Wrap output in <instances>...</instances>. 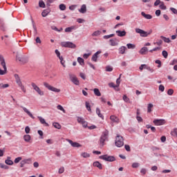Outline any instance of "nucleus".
<instances>
[{"label":"nucleus","mask_w":177,"mask_h":177,"mask_svg":"<svg viewBox=\"0 0 177 177\" xmlns=\"http://www.w3.org/2000/svg\"><path fill=\"white\" fill-rule=\"evenodd\" d=\"M1 65L2 66L3 70L0 68V75H5L8 73V68H6V62H5V58L0 55Z\"/></svg>","instance_id":"nucleus-1"},{"label":"nucleus","mask_w":177,"mask_h":177,"mask_svg":"<svg viewBox=\"0 0 177 177\" xmlns=\"http://www.w3.org/2000/svg\"><path fill=\"white\" fill-rule=\"evenodd\" d=\"M106 141H109V131L107 130L102 132V134L100 138V145L102 146V147L104 146V142Z\"/></svg>","instance_id":"nucleus-2"},{"label":"nucleus","mask_w":177,"mask_h":177,"mask_svg":"<svg viewBox=\"0 0 177 177\" xmlns=\"http://www.w3.org/2000/svg\"><path fill=\"white\" fill-rule=\"evenodd\" d=\"M100 160H104L108 162H114L115 161V157L114 156H109L107 154L99 156Z\"/></svg>","instance_id":"nucleus-3"},{"label":"nucleus","mask_w":177,"mask_h":177,"mask_svg":"<svg viewBox=\"0 0 177 177\" xmlns=\"http://www.w3.org/2000/svg\"><path fill=\"white\" fill-rule=\"evenodd\" d=\"M115 145L117 147H122V146H124V138L122 136L118 135L116 136Z\"/></svg>","instance_id":"nucleus-4"},{"label":"nucleus","mask_w":177,"mask_h":177,"mask_svg":"<svg viewBox=\"0 0 177 177\" xmlns=\"http://www.w3.org/2000/svg\"><path fill=\"white\" fill-rule=\"evenodd\" d=\"M61 46L62 48H70L71 49H75L77 45L71 41H62L61 42Z\"/></svg>","instance_id":"nucleus-5"},{"label":"nucleus","mask_w":177,"mask_h":177,"mask_svg":"<svg viewBox=\"0 0 177 177\" xmlns=\"http://www.w3.org/2000/svg\"><path fill=\"white\" fill-rule=\"evenodd\" d=\"M16 60H19L20 63H22L23 64L28 62V59L27 58V57L24 55H19V53H17Z\"/></svg>","instance_id":"nucleus-6"},{"label":"nucleus","mask_w":177,"mask_h":177,"mask_svg":"<svg viewBox=\"0 0 177 177\" xmlns=\"http://www.w3.org/2000/svg\"><path fill=\"white\" fill-rule=\"evenodd\" d=\"M44 86H45V88H47V89H48V91H52L53 92H55L57 93H59V92H60V89L50 86L47 82H44Z\"/></svg>","instance_id":"nucleus-7"},{"label":"nucleus","mask_w":177,"mask_h":177,"mask_svg":"<svg viewBox=\"0 0 177 177\" xmlns=\"http://www.w3.org/2000/svg\"><path fill=\"white\" fill-rule=\"evenodd\" d=\"M31 86L33 88L34 91H35L38 93V95H39L40 96H44V91H41V88H39L38 87V86H37V84H35V83L32 82Z\"/></svg>","instance_id":"nucleus-8"},{"label":"nucleus","mask_w":177,"mask_h":177,"mask_svg":"<svg viewBox=\"0 0 177 177\" xmlns=\"http://www.w3.org/2000/svg\"><path fill=\"white\" fill-rule=\"evenodd\" d=\"M69 78L71 82L74 84L75 85H80V80H78V78L75 75L73 74H69Z\"/></svg>","instance_id":"nucleus-9"},{"label":"nucleus","mask_w":177,"mask_h":177,"mask_svg":"<svg viewBox=\"0 0 177 177\" xmlns=\"http://www.w3.org/2000/svg\"><path fill=\"white\" fill-rule=\"evenodd\" d=\"M165 122H167L164 119H155L153 121V123L154 124V125H156L158 127L165 124Z\"/></svg>","instance_id":"nucleus-10"},{"label":"nucleus","mask_w":177,"mask_h":177,"mask_svg":"<svg viewBox=\"0 0 177 177\" xmlns=\"http://www.w3.org/2000/svg\"><path fill=\"white\" fill-rule=\"evenodd\" d=\"M26 164H32V160L31 158L24 159L20 162V168H23Z\"/></svg>","instance_id":"nucleus-11"},{"label":"nucleus","mask_w":177,"mask_h":177,"mask_svg":"<svg viewBox=\"0 0 177 177\" xmlns=\"http://www.w3.org/2000/svg\"><path fill=\"white\" fill-rule=\"evenodd\" d=\"M77 122L82 124L83 128H88V122L83 118L77 117Z\"/></svg>","instance_id":"nucleus-12"},{"label":"nucleus","mask_w":177,"mask_h":177,"mask_svg":"<svg viewBox=\"0 0 177 177\" xmlns=\"http://www.w3.org/2000/svg\"><path fill=\"white\" fill-rule=\"evenodd\" d=\"M136 32H137V34H140V37H142L144 38L147 37V32L140 28H136Z\"/></svg>","instance_id":"nucleus-13"},{"label":"nucleus","mask_w":177,"mask_h":177,"mask_svg":"<svg viewBox=\"0 0 177 177\" xmlns=\"http://www.w3.org/2000/svg\"><path fill=\"white\" fill-rule=\"evenodd\" d=\"M66 142H68V143H70L71 146H72V147H82V145H81V144L78 143V142H73V140H70V139H66Z\"/></svg>","instance_id":"nucleus-14"},{"label":"nucleus","mask_w":177,"mask_h":177,"mask_svg":"<svg viewBox=\"0 0 177 177\" xmlns=\"http://www.w3.org/2000/svg\"><path fill=\"white\" fill-rule=\"evenodd\" d=\"M109 42H110L111 46H117V45H118V42H120V41L118 39H117L116 38H114V39H110Z\"/></svg>","instance_id":"nucleus-15"},{"label":"nucleus","mask_w":177,"mask_h":177,"mask_svg":"<svg viewBox=\"0 0 177 177\" xmlns=\"http://www.w3.org/2000/svg\"><path fill=\"white\" fill-rule=\"evenodd\" d=\"M100 53H102L101 50H98L91 57V60L93 62H97V57H99L98 55H100Z\"/></svg>","instance_id":"nucleus-16"},{"label":"nucleus","mask_w":177,"mask_h":177,"mask_svg":"<svg viewBox=\"0 0 177 177\" xmlns=\"http://www.w3.org/2000/svg\"><path fill=\"white\" fill-rule=\"evenodd\" d=\"M21 109H23L25 113H26V114H28V115H29V117H30V118H32V120L35 119V117H34L32 113H31V112H30V111H28V109H27V108H26L24 106H21Z\"/></svg>","instance_id":"nucleus-17"},{"label":"nucleus","mask_w":177,"mask_h":177,"mask_svg":"<svg viewBox=\"0 0 177 177\" xmlns=\"http://www.w3.org/2000/svg\"><path fill=\"white\" fill-rule=\"evenodd\" d=\"M50 12V8H48L47 9L44 10L41 12L42 17H46V16L49 15Z\"/></svg>","instance_id":"nucleus-18"},{"label":"nucleus","mask_w":177,"mask_h":177,"mask_svg":"<svg viewBox=\"0 0 177 177\" xmlns=\"http://www.w3.org/2000/svg\"><path fill=\"white\" fill-rule=\"evenodd\" d=\"M141 15L145 17V19H147V20H151V19H153V16L150 14H145V12H141Z\"/></svg>","instance_id":"nucleus-19"},{"label":"nucleus","mask_w":177,"mask_h":177,"mask_svg":"<svg viewBox=\"0 0 177 177\" xmlns=\"http://www.w3.org/2000/svg\"><path fill=\"white\" fill-rule=\"evenodd\" d=\"M116 34H118V37H125L127 32L125 30H116Z\"/></svg>","instance_id":"nucleus-20"},{"label":"nucleus","mask_w":177,"mask_h":177,"mask_svg":"<svg viewBox=\"0 0 177 177\" xmlns=\"http://www.w3.org/2000/svg\"><path fill=\"white\" fill-rule=\"evenodd\" d=\"M93 167H96L99 169H103V167L102 165V163H100L99 161H95L93 163Z\"/></svg>","instance_id":"nucleus-21"},{"label":"nucleus","mask_w":177,"mask_h":177,"mask_svg":"<svg viewBox=\"0 0 177 177\" xmlns=\"http://www.w3.org/2000/svg\"><path fill=\"white\" fill-rule=\"evenodd\" d=\"M11 158L10 156L7 157V159L5 160V163L7 165H13V160H10Z\"/></svg>","instance_id":"nucleus-22"},{"label":"nucleus","mask_w":177,"mask_h":177,"mask_svg":"<svg viewBox=\"0 0 177 177\" xmlns=\"http://www.w3.org/2000/svg\"><path fill=\"white\" fill-rule=\"evenodd\" d=\"M37 118L39 120L41 124H44L45 127H49V124H48L46 121H45V119L42 118V117L38 116Z\"/></svg>","instance_id":"nucleus-23"},{"label":"nucleus","mask_w":177,"mask_h":177,"mask_svg":"<svg viewBox=\"0 0 177 177\" xmlns=\"http://www.w3.org/2000/svg\"><path fill=\"white\" fill-rule=\"evenodd\" d=\"M149 48H147V47H142L139 53H140V55H146V52H148Z\"/></svg>","instance_id":"nucleus-24"},{"label":"nucleus","mask_w":177,"mask_h":177,"mask_svg":"<svg viewBox=\"0 0 177 177\" xmlns=\"http://www.w3.org/2000/svg\"><path fill=\"white\" fill-rule=\"evenodd\" d=\"M79 12H80V13H86V5L83 4V5L81 6V8L79 10Z\"/></svg>","instance_id":"nucleus-25"},{"label":"nucleus","mask_w":177,"mask_h":177,"mask_svg":"<svg viewBox=\"0 0 177 177\" xmlns=\"http://www.w3.org/2000/svg\"><path fill=\"white\" fill-rule=\"evenodd\" d=\"M110 120H111V121H112L113 122H120V120H119L118 118L116 117L115 115H111V116H110Z\"/></svg>","instance_id":"nucleus-26"},{"label":"nucleus","mask_w":177,"mask_h":177,"mask_svg":"<svg viewBox=\"0 0 177 177\" xmlns=\"http://www.w3.org/2000/svg\"><path fill=\"white\" fill-rule=\"evenodd\" d=\"M96 114L98 115V117H100V118L104 120V116L100 113V109L96 108Z\"/></svg>","instance_id":"nucleus-27"},{"label":"nucleus","mask_w":177,"mask_h":177,"mask_svg":"<svg viewBox=\"0 0 177 177\" xmlns=\"http://www.w3.org/2000/svg\"><path fill=\"white\" fill-rule=\"evenodd\" d=\"M15 78L16 80V82L18 85H21V80H20V77L17 74H15Z\"/></svg>","instance_id":"nucleus-28"},{"label":"nucleus","mask_w":177,"mask_h":177,"mask_svg":"<svg viewBox=\"0 0 177 177\" xmlns=\"http://www.w3.org/2000/svg\"><path fill=\"white\" fill-rule=\"evenodd\" d=\"M77 62L80 64V66H85V61L83 59L82 57H78Z\"/></svg>","instance_id":"nucleus-29"},{"label":"nucleus","mask_w":177,"mask_h":177,"mask_svg":"<svg viewBox=\"0 0 177 177\" xmlns=\"http://www.w3.org/2000/svg\"><path fill=\"white\" fill-rule=\"evenodd\" d=\"M125 50H127V47L122 46L119 48V53L120 55H124V53H125Z\"/></svg>","instance_id":"nucleus-30"},{"label":"nucleus","mask_w":177,"mask_h":177,"mask_svg":"<svg viewBox=\"0 0 177 177\" xmlns=\"http://www.w3.org/2000/svg\"><path fill=\"white\" fill-rule=\"evenodd\" d=\"M93 92L95 96H102V93H100V91L99 90V88H94Z\"/></svg>","instance_id":"nucleus-31"},{"label":"nucleus","mask_w":177,"mask_h":177,"mask_svg":"<svg viewBox=\"0 0 177 177\" xmlns=\"http://www.w3.org/2000/svg\"><path fill=\"white\" fill-rule=\"evenodd\" d=\"M39 7L42 8L43 9L46 8V5L45 4V2H44L43 0H40L39 1Z\"/></svg>","instance_id":"nucleus-32"},{"label":"nucleus","mask_w":177,"mask_h":177,"mask_svg":"<svg viewBox=\"0 0 177 177\" xmlns=\"http://www.w3.org/2000/svg\"><path fill=\"white\" fill-rule=\"evenodd\" d=\"M86 104V109L89 111L90 113H92V109H91V104L88 101L85 102Z\"/></svg>","instance_id":"nucleus-33"},{"label":"nucleus","mask_w":177,"mask_h":177,"mask_svg":"<svg viewBox=\"0 0 177 177\" xmlns=\"http://www.w3.org/2000/svg\"><path fill=\"white\" fill-rule=\"evenodd\" d=\"M24 139L25 142H28L31 140V136L25 135V136H24Z\"/></svg>","instance_id":"nucleus-34"},{"label":"nucleus","mask_w":177,"mask_h":177,"mask_svg":"<svg viewBox=\"0 0 177 177\" xmlns=\"http://www.w3.org/2000/svg\"><path fill=\"white\" fill-rule=\"evenodd\" d=\"M160 38L163 39L164 42H166L167 44H169L171 42V39H169V38L168 37L160 36Z\"/></svg>","instance_id":"nucleus-35"},{"label":"nucleus","mask_w":177,"mask_h":177,"mask_svg":"<svg viewBox=\"0 0 177 177\" xmlns=\"http://www.w3.org/2000/svg\"><path fill=\"white\" fill-rule=\"evenodd\" d=\"M53 125L54 128H56L57 129H62V125L57 122H53Z\"/></svg>","instance_id":"nucleus-36"},{"label":"nucleus","mask_w":177,"mask_h":177,"mask_svg":"<svg viewBox=\"0 0 177 177\" xmlns=\"http://www.w3.org/2000/svg\"><path fill=\"white\" fill-rule=\"evenodd\" d=\"M74 28H75V26L68 27L65 28V32H71Z\"/></svg>","instance_id":"nucleus-37"},{"label":"nucleus","mask_w":177,"mask_h":177,"mask_svg":"<svg viewBox=\"0 0 177 177\" xmlns=\"http://www.w3.org/2000/svg\"><path fill=\"white\" fill-rule=\"evenodd\" d=\"M82 157H83V158H88L89 157H91V155L86 152H83L81 153Z\"/></svg>","instance_id":"nucleus-38"},{"label":"nucleus","mask_w":177,"mask_h":177,"mask_svg":"<svg viewBox=\"0 0 177 177\" xmlns=\"http://www.w3.org/2000/svg\"><path fill=\"white\" fill-rule=\"evenodd\" d=\"M6 88H9V84L1 83L0 84V89H5Z\"/></svg>","instance_id":"nucleus-39"},{"label":"nucleus","mask_w":177,"mask_h":177,"mask_svg":"<svg viewBox=\"0 0 177 177\" xmlns=\"http://www.w3.org/2000/svg\"><path fill=\"white\" fill-rule=\"evenodd\" d=\"M159 8L162 10H165L167 9V6H165V4H164V2H161L160 5L159 6Z\"/></svg>","instance_id":"nucleus-40"},{"label":"nucleus","mask_w":177,"mask_h":177,"mask_svg":"<svg viewBox=\"0 0 177 177\" xmlns=\"http://www.w3.org/2000/svg\"><path fill=\"white\" fill-rule=\"evenodd\" d=\"M127 46L128 49H135V48H136V46L133 44H127Z\"/></svg>","instance_id":"nucleus-41"},{"label":"nucleus","mask_w":177,"mask_h":177,"mask_svg":"<svg viewBox=\"0 0 177 177\" xmlns=\"http://www.w3.org/2000/svg\"><path fill=\"white\" fill-rule=\"evenodd\" d=\"M122 75V74H120L119 77L116 80V86H118V88L120 86V84H121V81H120L121 80V76Z\"/></svg>","instance_id":"nucleus-42"},{"label":"nucleus","mask_w":177,"mask_h":177,"mask_svg":"<svg viewBox=\"0 0 177 177\" xmlns=\"http://www.w3.org/2000/svg\"><path fill=\"white\" fill-rule=\"evenodd\" d=\"M101 34H102V32L100 30H97V31H95L92 34V37H97L98 35H100Z\"/></svg>","instance_id":"nucleus-43"},{"label":"nucleus","mask_w":177,"mask_h":177,"mask_svg":"<svg viewBox=\"0 0 177 177\" xmlns=\"http://www.w3.org/2000/svg\"><path fill=\"white\" fill-rule=\"evenodd\" d=\"M155 63H156V64H158V68H160L161 66H162V63L161 62V60H160V59H156V60L155 61Z\"/></svg>","instance_id":"nucleus-44"},{"label":"nucleus","mask_w":177,"mask_h":177,"mask_svg":"<svg viewBox=\"0 0 177 177\" xmlns=\"http://www.w3.org/2000/svg\"><path fill=\"white\" fill-rule=\"evenodd\" d=\"M171 136H177V128H174L173 131H171Z\"/></svg>","instance_id":"nucleus-45"},{"label":"nucleus","mask_w":177,"mask_h":177,"mask_svg":"<svg viewBox=\"0 0 177 177\" xmlns=\"http://www.w3.org/2000/svg\"><path fill=\"white\" fill-rule=\"evenodd\" d=\"M22 160H23V158L19 156L15 159L14 162L15 164H19V162H20V161H21Z\"/></svg>","instance_id":"nucleus-46"},{"label":"nucleus","mask_w":177,"mask_h":177,"mask_svg":"<svg viewBox=\"0 0 177 177\" xmlns=\"http://www.w3.org/2000/svg\"><path fill=\"white\" fill-rule=\"evenodd\" d=\"M153 104H148V106H147V113H150L151 111V109H153Z\"/></svg>","instance_id":"nucleus-47"},{"label":"nucleus","mask_w":177,"mask_h":177,"mask_svg":"<svg viewBox=\"0 0 177 177\" xmlns=\"http://www.w3.org/2000/svg\"><path fill=\"white\" fill-rule=\"evenodd\" d=\"M162 55L163 57H165V59H167V57H168V52L165 50H162Z\"/></svg>","instance_id":"nucleus-48"},{"label":"nucleus","mask_w":177,"mask_h":177,"mask_svg":"<svg viewBox=\"0 0 177 177\" xmlns=\"http://www.w3.org/2000/svg\"><path fill=\"white\" fill-rule=\"evenodd\" d=\"M0 168H2L3 169H9V166L0 163Z\"/></svg>","instance_id":"nucleus-49"},{"label":"nucleus","mask_w":177,"mask_h":177,"mask_svg":"<svg viewBox=\"0 0 177 177\" xmlns=\"http://www.w3.org/2000/svg\"><path fill=\"white\" fill-rule=\"evenodd\" d=\"M57 109L58 110H60L61 111H63V113H66V110L64 109V108H63L62 105H57Z\"/></svg>","instance_id":"nucleus-50"},{"label":"nucleus","mask_w":177,"mask_h":177,"mask_svg":"<svg viewBox=\"0 0 177 177\" xmlns=\"http://www.w3.org/2000/svg\"><path fill=\"white\" fill-rule=\"evenodd\" d=\"M37 133L40 136V139H44V132L42 131V130H38Z\"/></svg>","instance_id":"nucleus-51"},{"label":"nucleus","mask_w":177,"mask_h":177,"mask_svg":"<svg viewBox=\"0 0 177 177\" xmlns=\"http://www.w3.org/2000/svg\"><path fill=\"white\" fill-rule=\"evenodd\" d=\"M0 29L1 31H6V29L5 28V24L4 23H0Z\"/></svg>","instance_id":"nucleus-52"},{"label":"nucleus","mask_w":177,"mask_h":177,"mask_svg":"<svg viewBox=\"0 0 177 177\" xmlns=\"http://www.w3.org/2000/svg\"><path fill=\"white\" fill-rule=\"evenodd\" d=\"M122 99L126 103H128V102H129V98L127 96V95H124Z\"/></svg>","instance_id":"nucleus-53"},{"label":"nucleus","mask_w":177,"mask_h":177,"mask_svg":"<svg viewBox=\"0 0 177 177\" xmlns=\"http://www.w3.org/2000/svg\"><path fill=\"white\" fill-rule=\"evenodd\" d=\"M167 95H169V96H172V95H174V89L169 88L167 91Z\"/></svg>","instance_id":"nucleus-54"},{"label":"nucleus","mask_w":177,"mask_h":177,"mask_svg":"<svg viewBox=\"0 0 177 177\" xmlns=\"http://www.w3.org/2000/svg\"><path fill=\"white\" fill-rule=\"evenodd\" d=\"M109 86H110V88H113L114 89H115L116 88H118V86H117V85H115L114 83L113 82L109 83Z\"/></svg>","instance_id":"nucleus-55"},{"label":"nucleus","mask_w":177,"mask_h":177,"mask_svg":"<svg viewBox=\"0 0 177 177\" xmlns=\"http://www.w3.org/2000/svg\"><path fill=\"white\" fill-rule=\"evenodd\" d=\"M32 24L33 30L35 32L37 33V26H35V23L34 22L33 19H32Z\"/></svg>","instance_id":"nucleus-56"},{"label":"nucleus","mask_w":177,"mask_h":177,"mask_svg":"<svg viewBox=\"0 0 177 177\" xmlns=\"http://www.w3.org/2000/svg\"><path fill=\"white\" fill-rule=\"evenodd\" d=\"M59 9L60 10H66V5L62 3L59 5Z\"/></svg>","instance_id":"nucleus-57"},{"label":"nucleus","mask_w":177,"mask_h":177,"mask_svg":"<svg viewBox=\"0 0 177 177\" xmlns=\"http://www.w3.org/2000/svg\"><path fill=\"white\" fill-rule=\"evenodd\" d=\"M159 91H160V92H164V91H165V87H164V85L160 84L159 86Z\"/></svg>","instance_id":"nucleus-58"},{"label":"nucleus","mask_w":177,"mask_h":177,"mask_svg":"<svg viewBox=\"0 0 177 177\" xmlns=\"http://www.w3.org/2000/svg\"><path fill=\"white\" fill-rule=\"evenodd\" d=\"M155 15L156 16H157L158 17L159 16H161V10H156L155 12Z\"/></svg>","instance_id":"nucleus-59"},{"label":"nucleus","mask_w":177,"mask_h":177,"mask_svg":"<svg viewBox=\"0 0 177 177\" xmlns=\"http://www.w3.org/2000/svg\"><path fill=\"white\" fill-rule=\"evenodd\" d=\"M140 164L138 162H133L131 165L132 168H138Z\"/></svg>","instance_id":"nucleus-60"},{"label":"nucleus","mask_w":177,"mask_h":177,"mask_svg":"<svg viewBox=\"0 0 177 177\" xmlns=\"http://www.w3.org/2000/svg\"><path fill=\"white\" fill-rule=\"evenodd\" d=\"M124 149L127 151H131V147L129 145H125Z\"/></svg>","instance_id":"nucleus-61"},{"label":"nucleus","mask_w":177,"mask_h":177,"mask_svg":"<svg viewBox=\"0 0 177 177\" xmlns=\"http://www.w3.org/2000/svg\"><path fill=\"white\" fill-rule=\"evenodd\" d=\"M113 71V67L110 66H107L106 67V71H108V72H111Z\"/></svg>","instance_id":"nucleus-62"},{"label":"nucleus","mask_w":177,"mask_h":177,"mask_svg":"<svg viewBox=\"0 0 177 177\" xmlns=\"http://www.w3.org/2000/svg\"><path fill=\"white\" fill-rule=\"evenodd\" d=\"M31 131V129H30V127L27 126L25 128V132L26 133H30V131Z\"/></svg>","instance_id":"nucleus-63"},{"label":"nucleus","mask_w":177,"mask_h":177,"mask_svg":"<svg viewBox=\"0 0 177 177\" xmlns=\"http://www.w3.org/2000/svg\"><path fill=\"white\" fill-rule=\"evenodd\" d=\"M91 53H85L83 55V57L84 59H88V57H89Z\"/></svg>","instance_id":"nucleus-64"}]
</instances>
